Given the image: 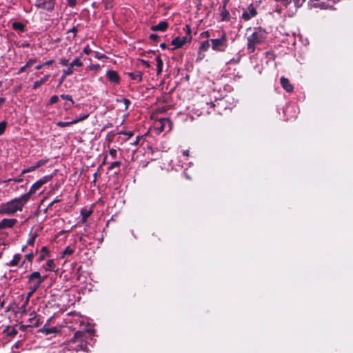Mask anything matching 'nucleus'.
<instances>
[{
    "mask_svg": "<svg viewBox=\"0 0 353 353\" xmlns=\"http://www.w3.org/2000/svg\"><path fill=\"white\" fill-rule=\"evenodd\" d=\"M28 201V195H21L10 201L0 204V215L12 216L17 212H21Z\"/></svg>",
    "mask_w": 353,
    "mask_h": 353,
    "instance_id": "nucleus-1",
    "label": "nucleus"
},
{
    "mask_svg": "<svg viewBox=\"0 0 353 353\" xmlns=\"http://www.w3.org/2000/svg\"><path fill=\"white\" fill-rule=\"evenodd\" d=\"M249 30L252 32L247 35V49L250 53H253L255 51L256 46L265 41L268 33L260 27L254 28L253 30L250 28Z\"/></svg>",
    "mask_w": 353,
    "mask_h": 353,
    "instance_id": "nucleus-2",
    "label": "nucleus"
},
{
    "mask_svg": "<svg viewBox=\"0 0 353 353\" xmlns=\"http://www.w3.org/2000/svg\"><path fill=\"white\" fill-rule=\"evenodd\" d=\"M29 283V292L34 293L40 287L41 284L46 279V276H41V274L34 271L28 276Z\"/></svg>",
    "mask_w": 353,
    "mask_h": 353,
    "instance_id": "nucleus-3",
    "label": "nucleus"
},
{
    "mask_svg": "<svg viewBox=\"0 0 353 353\" xmlns=\"http://www.w3.org/2000/svg\"><path fill=\"white\" fill-rule=\"evenodd\" d=\"M212 48L215 51L223 52L225 50L228 44V39L225 33H223L220 38L210 39Z\"/></svg>",
    "mask_w": 353,
    "mask_h": 353,
    "instance_id": "nucleus-4",
    "label": "nucleus"
},
{
    "mask_svg": "<svg viewBox=\"0 0 353 353\" xmlns=\"http://www.w3.org/2000/svg\"><path fill=\"white\" fill-rule=\"evenodd\" d=\"M56 0H34V6L47 12H52L54 9Z\"/></svg>",
    "mask_w": 353,
    "mask_h": 353,
    "instance_id": "nucleus-5",
    "label": "nucleus"
},
{
    "mask_svg": "<svg viewBox=\"0 0 353 353\" xmlns=\"http://www.w3.org/2000/svg\"><path fill=\"white\" fill-rule=\"evenodd\" d=\"M256 13V8L254 7L253 4H250L247 9L243 10L241 17L245 21H248L255 17Z\"/></svg>",
    "mask_w": 353,
    "mask_h": 353,
    "instance_id": "nucleus-6",
    "label": "nucleus"
},
{
    "mask_svg": "<svg viewBox=\"0 0 353 353\" xmlns=\"http://www.w3.org/2000/svg\"><path fill=\"white\" fill-rule=\"evenodd\" d=\"M157 128L160 131H164L165 130H171V121L169 119L163 118L160 119L157 122Z\"/></svg>",
    "mask_w": 353,
    "mask_h": 353,
    "instance_id": "nucleus-7",
    "label": "nucleus"
},
{
    "mask_svg": "<svg viewBox=\"0 0 353 353\" xmlns=\"http://www.w3.org/2000/svg\"><path fill=\"white\" fill-rule=\"evenodd\" d=\"M46 182L44 179H40L32 185L29 191L23 195L28 196V201L30 199L31 195L34 194Z\"/></svg>",
    "mask_w": 353,
    "mask_h": 353,
    "instance_id": "nucleus-8",
    "label": "nucleus"
},
{
    "mask_svg": "<svg viewBox=\"0 0 353 353\" xmlns=\"http://www.w3.org/2000/svg\"><path fill=\"white\" fill-rule=\"evenodd\" d=\"M17 222L15 219H3L0 221V229L11 228Z\"/></svg>",
    "mask_w": 353,
    "mask_h": 353,
    "instance_id": "nucleus-9",
    "label": "nucleus"
},
{
    "mask_svg": "<svg viewBox=\"0 0 353 353\" xmlns=\"http://www.w3.org/2000/svg\"><path fill=\"white\" fill-rule=\"evenodd\" d=\"M48 161V159H40L35 164L27 168L26 169H24L23 171H22V174H25V173H28V172H30L32 171H34V170H36L37 168L41 167V166H43L46 163H47V162Z\"/></svg>",
    "mask_w": 353,
    "mask_h": 353,
    "instance_id": "nucleus-10",
    "label": "nucleus"
},
{
    "mask_svg": "<svg viewBox=\"0 0 353 353\" xmlns=\"http://www.w3.org/2000/svg\"><path fill=\"white\" fill-rule=\"evenodd\" d=\"M107 79L114 84H118L120 81V77L117 72L114 70H108L106 72Z\"/></svg>",
    "mask_w": 353,
    "mask_h": 353,
    "instance_id": "nucleus-11",
    "label": "nucleus"
},
{
    "mask_svg": "<svg viewBox=\"0 0 353 353\" xmlns=\"http://www.w3.org/2000/svg\"><path fill=\"white\" fill-rule=\"evenodd\" d=\"M186 37H177L172 41V45L174 46V49L182 47L187 42Z\"/></svg>",
    "mask_w": 353,
    "mask_h": 353,
    "instance_id": "nucleus-12",
    "label": "nucleus"
},
{
    "mask_svg": "<svg viewBox=\"0 0 353 353\" xmlns=\"http://www.w3.org/2000/svg\"><path fill=\"white\" fill-rule=\"evenodd\" d=\"M281 84L283 87V88L284 90H286V92H290L293 90V86L290 83L289 80L285 77H281Z\"/></svg>",
    "mask_w": 353,
    "mask_h": 353,
    "instance_id": "nucleus-13",
    "label": "nucleus"
},
{
    "mask_svg": "<svg viewBox=\"0 0 353 353\" xmlns=\"http://www.w3.org/2000/svg\"><path fill=\"white\" fill-rule=\"evenodd\" d=\"M168 28V23L165 21L159 22L157 25L151 27L153 31H165Z\"/></svg>",
    "mask_w": 353,
    "mask_h": 353,
    "instance_id": "nucleus-14",
    "label": "nucleus"
},
{
    "mask_svg": "<svg viewBox=\"0 0 353 353\" xmlns=\"http://www.w3.org/2000/svg\"><path fill=\"white\" fill-rule=\"evenodd\" d=\"M128 77L137 82H141L142 81V72L140 71H135L133 72H128Z\"/></svg>",
    "mask_w": 353,
    "mask_h": 353,
    "instance_id": "nucleus-15",
    "label": "nucleus"
},
{
    "mask_svg": "<svg viewBox=\"0 0 353 353\" xmlns=\"http://www.w3.org/2000/svg\"><path fill=\"white\" fill-rule=\"evenodd\" d=\"M39 332L48 335L57 332L58 329L56 327H49L46 325H45L39 330Z\"/></svg>",
    "mask_w": 353,
    "mask_h": 353,
    "instance_id": "nucleus-16",
    "label": "nucleus"
},
{
    "mask_svg": "<svg viewBox=\"0 0 353 353\" xmlns=\"http://www.w3.org/2000/svg\"><path fill=\"white\" fill-rule=\"evenodd\" d=\"M49 78H50V74H46L43 78H41L40 80L36 81L32 85V88L34 90L37 89L43 83H46L49 79Z\"/></svg>",
    "mask_w": 353,
    "mask_h": 353,
    "instance_id": "nucleus-17",
    "label": "nucleus"
},
{
    "mask_svg": "<svg viewBox=\"0 0 353 353\" xmlns=\"http://www.w3.org/2000/svg\"><path fill=\"white\" fill-rule=\"evenodd\" d=\"M21 259V254H16L14 255L13 259L8 263H7V265H8V266H17V265H19Z\"/></svg>",
    "mask_w": 353,
    "mask_h": 353,
    "instance_id": "nucleus-18",
    "label": "nucleus"
},
{
    "mask_svg": "<svg viewBox=\"0 0 353 353\" xmlns=\"http://www.w3.org/2000/svg\"><path fill=\"white\" fill-rule=\"evenodd\" d=\"M33 293L31 292H28L26 294V300L23 303V304L21 306L20 310L22 312H26V306L28 305L30 297L32 296Z\"/></svg>",
    "mask_w": 353,
    "mask_h": 353,
    "instance_id": "nucleus-19",
    "label": "nucleus"
},
{
    "mask_svg": "<svg viewBox=\"0 0 353 353\" xmlns=\"http://www.w3.org/2000/svg\"><path fill=\"white\" fill-rule=\"evenodd\" d=\"M83 65V63L81 61L79 58H76L74 59L68 65V69L73 70L74 67H81Z\"/></svg>",
    "mask_w": 353,
    "mask_h": 353,
    "instance_id": "nucleus-20",
    "label": "nucleus"
},
{
    "mask_svg": "<svg viewBox=\"0 0 353 353\" xmlns=\"http://www.w3.org/2000/svg\"><path fill=\"white\" fill-rule=\"evenodd\" d=\"M73 73V70H71L70 69H64L63 70V74L60 78L59 85H61L63 81L65 80V77L68 75H70Z\"/></svg>",
    "mask_w": 353,
    "mask_h": 353,
    "instance_id": "nucleus-21",
    "label": "nucleus"
},
{
    "mask_svg": "<svg viewBox=\"0 0 353 353\" xmlns=\"http://www.w3.org/2000/svg\"><path fill=\"white\" fill-rule=\"evenodd\" d=\"M91 214V211L87 209H82L81 210V215L82 216L81 221L83 223L87 221V219Z\"/></svg>",
    "mask_w": 353,
    "mask_h": 353,
    "instance_id": "nucleus-22",
    "label": "nucleus"
},
{
    "mask_svg": "<svg viewBox=\"0 0 353 353\" xmlns=\"http://www.w3.org/2000/svg\"><path fill=\"white\" fill-rule=\"evenodd\" d=\"M12 27L14 30H18L20 32H23L24 28H25L24 25L21 22H14L12 24Z\"/></svg>",
    "mask_w": 353,
    "mask_h": 353,
    "instance_id": "nucleus-23",
    "label": "nucleus"
},
{
    "mask_svg": "<svg viewBox=\"0 0 353 353\" xmlns=\"http://www.w3.org/2000/svg\"><path fill=\"white\" fill-rule=\"evenodd\" d=\"M54 266H55V265H54V261L52 259H50V260H48L47 262L46 263V264L44 265V268L47 271H52L53 269L54 268Z\"/></svg>",
    "mask_w": 353,
    "mask_h": 353,
    "instance_id": "nucleus-24",
    "label": "nucleus"
},
{
    "mask_svg": "<svg viewBox=\"0 0 353 353\" xmlns=\"http://www.w3.org/2000/svg\"><path fill=\"white\" fill-rule=\"evenodd\" d=\"M156 61H157V74H159L162 72L163 61L159 57H156Z\"/></svg>",
    "mask_w": 353,
    "mask_h": 353,
    "instance_id": "nucleus-25",
    "label": "nucleus"
},
{
    "mask_svg": "<svg viewBox=\"0 0 353 353\" xmlns=\"http://www.w3.org/2000/svg\"><path fill=\"white\" fill-rule=\"evenodd\" d=\"M77 123V121H74V119L71 121H68V122H63V121H59L57 123V126H59V127H61V128H63V127H66V126H68L71 124H75Z\"/></svg>",
    "mask_w": 353,
    "mask_h": 353,
    "instance_id": "nucleus-26",
    "label": "nucleus"
},
{
    "mask_svg": "<svg viewBox=\"0 0 353 353\" xmlns=\"http://www.w3.org/2000/svg\"><path fill=\"white\" fill-rule=\"evenodd\" d=\"M73 252H74V250L72 248H71L70 247L68 246L65 248L64 251L63 252L61 257L64 258L66 256H70L73 253Z\"/></svg>",
    "mask_w": 353,
    "mask_h": 353,
    "instance_id": "nucleus-27",
    "label": "nucleus"
},
{
    "mask_svg": "<svg viewBox=\"0 0 353 353\" xmlns=\"http://www.w3.org/2000/svg\"><path fill=\"white\" fill-rule=\"evenodd\" d=\"M221 17L222 20H228L230 18V13L225 8V6L223 8V10L221 11Z\"/></svg>",
    "mask_w": 353,
    "mask_h": 353,
    "instance_id": "nucleus-28",
    "label": "nucleus"
},
{
    "mask_svg": "<svg viewBox=\"0 0 353 353\" xmlns=\"http://www.w3.org/2000/svg\"><path fill=\"white\" fill-rule=\"evenodd\" d=\"M210 41H204L200 46L199 50L201 51H206L210 47Z\"/></svg>",
    "mask_w": 353,
    "mask_h": 353,
    "instance_id": "nucleus-29",
    "label": "nucleus"
},
{
    "mask_svg": "<svg viewBox=\"0 0 353 353\" xmlns=\"http://www.w3.org/2000/svg\"><path fill=\"white\" fill-rule=\"evenodd\" d=\"M48 253V249L46 247H43L41 250V255L39 256V260H43L46 255Z\"/></svg>",
    "mask_w": 353,
    "mask_h": 353,
    "instance_id": "nucleus-30",
    "label": "nucleus"
},
{
    "mask_svg": "<svg viewBox=\"0 0 353 353\" xmlns=\"http://www.w3.org/2000/svg\"><path fill=\"white\" fill-rule=\"evenodd\" d=\"M120 165L121 161H114L110 165L108 169L109 170H113L114 168L120 166Z\"/></svg>",
    "mask_w": 353,
    "mask_h": 353,
    "instance_id": "nucleus-31",
    "label": "nucleus"
},
{
    "mask_svg": "<svg viewBox=\"0 0 353 353\" xmlns=\"http://www.w3.org/2000/svg\"><path fill=\"white\" fill-rule=\"evenodd\" d=\"M88 116H89V114H81V115H80V117L79 118L74 119V120L77 121V123L78 122L83 121L85 119H87L88 117Z\"/></svg>",
    "mask_w": 353,
    "mask_h": 353,
    "instance_id": "nucleus-32",
    "label": "nucleus"
},
{
    "mask_svg": "<svg viewBox=\"0 0 353 353\" xmlns=\"http://www.w3.org/2000/svg\"><path fill=\"white\" fill-rule=\"evenodd\" d=\"M6 128V122H5V121L0 122V135H1L4 132Z\"/></svg>",
    "mask_w": 353,
    "mask_h": 353,
    "instance_id": "nucleus-33",
    "label": "nucleus"
},
{
    "mask_svg": "<svg viewBox=\"0 0 353 353\" xmlns=\"http://www.w3.org/2000/svg\"><path fill=\"white\" fill-rule=\"evenodd\" d=\"M59 100V97L57 95H53L51 97L50 99V104H54L55 103H57Z\"/></svg>",
    "mask_w": 353,
    "mask_h": 353,
    "instance_id": "nucleus-34",
    "label": "nucleus"
},
{
    "mask_svg": "<svg viewBox=\"0 0 353 353\" xmlns=\"http://www.w3.org/2000/svg\"><path fill=\"white\" fill-rule=\"evenodd\" d=\"M60 97L63 99L70 101H72L73 103L72 98V97L70 95H68V94H61Z\"/></svg>",
    "mask_w": 353,
    "mask_h": 353,
    "instance_id": "nucleus-35",
    "label": "nucleus"
},
{
    "mask_svg": "<svg viewBox=\"0 0 353 353\" xmlns=\"http://www.w3.org/2000/svg\"><path fill=\"white\" fill-rule=\"evenodd\" d=\"M36 62V59H30L28 61V62L26 63V66H27L28 68V67H30L32 66L34 63Z\"/></svg>",
    "mask_w": 353,
    "mask_h": 353,
    "instance_id": "nucleus-36",
    "label": "nucleus"
},
{
    "mask_svg": "<svg viewBox=\"0 0 353 353\" xmlns=\"http://www.w3.org/2000/svg\"><path fill=\"white\" fill-rule=\"evenodd\" d=\"M109 152H110V156L112 158H116L117 154V151L115 149H113V148L110 149Z\"/></svg>",
    "mask_w": 353,
    "mask_h": 353,
    "instance_id": "nucleus-37",
    "label": "nucleus"
},
{
    "mask_svg": "<svg viewBox=\"0 0 353 353\" xmlns=\"http://www.w3.org/2000/svg\"><path fill=\"white\" fill-rule=\"evenodd\" d=\"M94 57L97 59H101L105 57V55L98 52H94Z\"/></svg>",
    "mask_w": 353,
    "mask_h": 353,
    "instance_id": "nucleus-38",
    "label": "nucleus"
},
{
    "mask_svg": "<svg viewBox=\"0 0 353 353\" xmlns=\"http://www.w3.org/2000/svg\"><path fill=\"white\" fill-rule=\"evenodd\" d=\"M119 134L126 135L128 137V138H130L131 137L133 136V132H130V131L129 132H121Z\"/></svg>",
    "mask_w": 353,
    "mask_h": 353,
    "instance_id": "nucleus-39",
    "label": "nucleus"
},
{
    "mask_svg": "<svg viewBox=\"0 0 353 353\" xmlns=\"http://www.w3.org/2000/svg\"><path fill=\"white\" fill-rule=\"evenodd\" d=\"M77 0H68V5L70 7H73L76 5Z\"/></svg>",
    "mask_w": 353,
    "mask_h": 353,
    "instance_id": "nucleus-40",
    "label": "nucleus"
},
{
    "mask_svg": "<svg viewBox=\"0 0 353 353\" xmlns=\"http://www.w3.org/2000/svg\"><path fill=\"white\" fill-rule=\"evenodd\" d=\"M122 101H123V103L125 104V108L128 109V105L130 103V100H128L127 99H123Z\"/></svg>",
    "mask_w": 353,
    "mask_h": 353,
    "instance_id": "nucleus-41",
    "label": "nucleus"
},
{
    "mask_svg": "<svg viewBox=\"0 0 353 353\" xmlns=\"http://www.w3.org/2000/svg\"><path fill=\"white\" fill-rule=\"evenodd\" d=\"M33 254L32 253H30V254H28L26 255V259L28 261H32V259H33Z\"/></svg>",
    "mask_w": 353,
    "mask_h": 353,
    "instance_id": "nucleus-42",
    "label": "nucleus"
},
{
    "mask_svg": "<svg viewBox=\"0 0 353 353\" xmlns=\"http://www.w3.org/2000/svg\"><path fill=\"white\" fill-rule=\"evenodd\" d=\"M91 51L92 50L88 46H85L83 49V52L86 54H89L91 52Z\"/></svg>",
    "mask_w": 353,
    "mask_h": 353,
    "instance_id": "nucleus-43",
    "label": "nucleus"
},
{
    "mask_svg": "<svg viewBox=\"0 0 353 353\" xmlns=\"http://www.w3.org/2000/svg\"><path fill=\"white\" fill-rule=\"evenodd\" d=\"M60 63L63 65V66H66L68 65V59H61L60 61Z\"/></svg>",
    "mask_w": 353,
    "mask_h": 353,
    "instance_id": "nucleus-44",
    "label": "nucleus"
},
{
    "mask_svg": "<svg viewBox=\"0 0 353 353\" xmlns=\"http://www.w3.org/2000/svg\"><path fill=\"white\" fill-rule=\"evenodd\" d=\"M139 137H137L136 139L132 142L131 144L134 146L137 145L139 144Z\"/></svg>",
    "mask_w": 353,
    "mask_h": 353,
    "instance_id": "nucleus-45",
    "label": "nucleus"
},
{
    "mask_svg": "<svg viewBox=\"0 0 353 353\" xmlns=\"http://www.w3.org/2000/svg\"><path fill=\"white\" fill-rule=\"evenodd\" d=\"M27 68H28V67H27V66H26V65H23V66H22V67L19 69V72H18V74H20V73L23 72L26 70V69Z\"/></svg>",
    "mask_w": 353,
    "mask_h": 353,
    "instance_id": "nucleus-46",
    "label": "nucleus"
},
{
    "mask_svg": "<svg viewBox=\"0 0 353 353\" xmlns=\"http://www.w3.org/2000/svg\"><path fill=\"white\" fill-rule=\"evenodd\" d=\"M70 32L74 33L73 37H74V36H75L76 32H77V28L76 27H73V28H72L69 31V32Z\"/></svg>",
    "mask_w": 353,
    "mask_h": 353,
    "instance_id": "nucleus-47",
    "label": "nucleus"
},
{
    "mask_svg": "<svg viewBox=\"0 0 353 353\" xmlns=\"http://www.w3.org/2000/svg\"><path fill=\"white\" fill-rule=\"evenodd\" d=\"M53 62H54V60L52 59V60H50V61H48L43 63V66L49 65L52 64Z\"/></svg>",
    "mask_w": 353,
    "mask_h": 353,
    "instance_id": "nucleus-48",
    "label": "nucleus"
},
{
    "mask_svg": "<svg viewBox=\"0 0 353 353\" xmlns=\"http://www.w3.org/2000/svg\"><path fill=\"white\" fill-rule=\"evenodd\" d=\"M6 99L3 97H0V108L3 105V104L5 103Z\"/></svg>",
    "mask_w": 353,
    "mask_h": 353,
    "instance_id": "nucleus-49",
    "label": "nucleus"
},
{
    "mask_svg": "<svg viewBox=\"0 0 353 353\" xmlns=\"http://www.w3.org/2000/svg\"><path fill=\"white\" fill-rule=\"evenodd\" d=\"M150 38L152 40H156L158 38V36L157 34H151Z\"/></svg>",
    "mask_w": 353,
    "mask_h": 353,
    "instance_id": "nucleus-50",
    "label": "nucleus"
},
{
    "mask_svg": "<svg viewBox=\"0 0 353 353\" xmlns=\"http://www.w3.org/2000/svg\"><path fill=\"white\" fill-rule=\"evenodd\" d=\"M43 67V63H42V64H39V65H37L35 67V69H37V70H40V69H41Z\"/></svg>",
    "mask_w": 353,
    "mask_h": 353,
    "instance_id": "nucleus-51",
    "label": "nucleus"
},
{
    "mask_svg": "<svg viewBox=\"0 0 353 353\" xmlns=\"http://www.w3.org/2000/svg\"><path fill=\"white\" fill-rule=\"evenodd\" d=\"M143 63L147 67V68H149L150 67V64L148 61H142Z\"/></svg>",
    "mask_w": 353,
    "mask_h": 353,
    "instance_id": "nucleus-52",
    "label": "nucleus"
},
{
    "mask_svg": "<svg viewBox=\"0 0 353 353\" xmlns=\"http://www.w3.org/2000/svg\"><path fill=\"white\" fill-rule=\"evenodd\" d=\"M183 154L184 156L188 157L189 155V150H184L183 152Z\"/></svg>",
    "mask_w": 353,
    "mask_h": 353,
    "instance_id": "nucleus-53",
    "label": "nucleus"
},
{
    "mask_svg": "<svg viewBox=\"0 0 353 353\" xmlns=\"http://www.w3.org/2000/svg\"><path fill=\"white\" fill-rule=\"evenodd\" d=\"M59 201H60V200H59V199H54L53 201H52V202H51V203H50V205H53L54 203H57V202H59Z\"/></svg>",
    "mask_w": 353,
    "mask_h": 353,
    "instance_id": "nucleus-54",
    "label": "nucleus"
},
{
    "mask_svg": "<svg viewBox=\"0 0 353 353\" xmlns=\"http://www.w3.org/2000/svg\"><path fill=\"white\" fill-rule=\"evenodd\" d=\"M160 47H161V48H163V49H165V47H166V45H165V43H161V44L160 45Z\"/></svg>",
    "mask_w": 353,
    "mask_h": 353,
    "instance_id": "nucleus-55",
    "label": "nucleus"
},
{
    "mask_svg": "<svg viewBox=\"0 0 353 353\" xmlns=\"http://www.w3.org/2000/svg\"><path fill=\"white\" fill-rule=\"evenodd\" d=\"M202 34H205L207 37H209V32L208 31L203 32Z\"/></svg>",
    "mask_w": 353,
    "mask_h": 353,
    "instance_id": "nucleus-56",
    "label": "nucleus"
},
{
    "mask_svg": "<svg viewBox=\"0 0 353 353\" xmlns=\"http://www.w3.org/2000/svg\"><path fill=\"white\" fill-rule=\"evenodd\" d=\"M14 181L19 182V181H21V179H14Z\"/></svg>",
    "mask_w": 353,
    "mask_h": 353,
    "instance_id": "nucleus-57",
    "label": "nucleus"
},
{
    "mask_svg": "<svg viewBox=\"0 0 353 353\" xmlns=\"http://www.w3.org/2000/svg\"><path fill=\"white\" fill-rule=\"evenodd\" d=\"M33 241H34L33 239H32L31 241H29V244L32 243H33Z\"/></svg>",
    "mask_w": 353,
    "mask_h": 353,
    "instance_id": "nucleus-58",
    "label": "nucleus"
},
{
    "mask_svg": "<svg viewBox=\"0 0 353 353\" xmlns=\"http://www.w3.org/2000/svg\"><path fill=\"white\" fill-rule=\"evenodd\" d=\"M223 1H224L225 4H226L228 2V1H227V0H223Z\"/></svg>",
    "mask_w": 353,
    "mask_h": 353,
    "instance_id": "nucleus-59",
    "label": "nucleus"
},
{
    "mask_svg": "<svg viewBox=\"0 0 353 353\" xmlns=\"http://www.w3.org/2000/svg\"><path fill=\"white\" fill-rule=\"evenodd\" d=\"M69 353H73V352H69Z\"/></svg>",
    "mask_w": 353,
    "mask_h": 353,
    "instance_id": "nucleus-60",
    "label": "nucleus"
}]
</instances>
